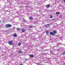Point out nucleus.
<instances>
[{
	"instance_id": "obj_1",
	"label": "nucleus",
	"mask_w": 65,
	"mask_h": 65,
	"mask_svg": "<svg viewBox=\"0 0 65 65\" xmlns=\"http://www.w3.org/2000/svg\"><path fill=\"white\" fill-rule=\"evenodd\" d=\"M50 35H51L52 36H55V34L57 33V31L56 30H54L53 32H50Z\"/></svg>"
},
{
	"instance_id": "obj_2",
	"label": "nucleus",
	"mask_w": 65,
	"mask_h": 65,
	"mask_svg": "<svg viewBox=\"0 0 65 65\" xmlns=\"http://www.w3.org/2000/svg\"><path fill=\"white\" fill-rule=\"evenodd\" d=\"M12 26V25H11L10 24H7L5 26V27L6 28H10V27Z\"/></svg>"
},
{
	"instance_id": "obj_3",
	"label": "nucleus",
	"mask_w": 65,
	"mask_h": 65,
	"mask_svg": "<svg viewBox=\"0 0 65 65\" xmlns=\"http://www.w3.org/2000/svg\"><path fill=\"white\" fill-rule=\"evenodd\" d=\"M8 43L9 45H12V41H9L8 42Z\"/></svg>"
},
{
	"instance_id": "obj_4",
	"label": "nucleus",
	"mask_w": 65,
	"mask_h": 65,
	"mask_svg": "<svg viewBox=\"0 0 65 65\" xmlns=\"http://www.w3.org/2000/svg\"><path fill=\"white\" fill-rule=\"evenodd\" d=\"M29 19L30 20H33V18L32 17H29Z\"/></svg>"
},
{
	"instance_id": "obj_5",
	"label": "nucleus",
	"mask_w": 65,
	"mask_h": 65,
	"mask_svg": "<svg viewBox=\"0 0 65 65\" xmlns=\"http://www.w3.org/2000/svg\"><path fill=\"white\" fill-rule=\"evenodd\" d=\"M26 31V29L24 28H23L22 30V32H25Z\"/></svg>"
},
{
	"instance_id": "obj_6",
	"label": "nucleus",
	"mask_w": 65,
	"mask_h": 65,
	"mask_svg": "<svg viewBox=\"0 0 65 65\" xmlns=\"http://www.w3.org/2000/svg\"><path fill=\"white\" fill-rule=\"evenodd\" d=\"M19 54H22L23 53V52L21 50L19 51Z\"/></svg>"
},
{
	"instance_id": "obj_7",
	"label": "nucleus",
	"mask_w": 65,
	"mask_h": 65,
	"mask_svg": "<svg viewBox=\"0 0 65 65\" xmlns=\"http://www.w3.org/2000/svg\"><path fill=\"white\" fill-rule=\"evenodd\" d=\"M29 57H31L32 58V57H34V55H30Z\"/></svg>"
},
{
	"instance_id": "obj_8",
	"label": "nucleus",
	"mask_w": 65,
	"mask_h": 65,
	"mask_svg": "<svg viewBox=\"0 0 65 65\" xmlns=\"http://www.w3.org/2000/svg\"><path fill=\"white\" fill-rule=\"evenodd\" d=\"M56 14H58V15H59L60 14V12H56Z\"/></svg>"
},
{
	"instance_id": "obj_9",
	"label": "nucleus",
	"mask_w": 65,
	"mask_h": 65,
	"mask_svg": "<svg viewBox=\"0 0 65 65\" xmlns=\"http://www.w3.org/2000/svg\"><path fill=\"white\" fill-rule=\"evenodd\" d=\"M45 32L46 34H48L49 33V32L47 31V30H46V31Z\"/></svg>"
},
{
	"instance_id": "obj_10",
	"label": "nucleus",
	"mask_w": 65,
	"mask_h": 65,
	"mask_svg": "<svg viewBox=\"0 0 65 65\" xmlns=\"http://www.w3.org/2000/svg\"><path fill=\"white\" fill-rule=\"evenodd\" d=\"M13 36H14V37H17V35L16 34H14L13 35Z\"/></svg>"
},
{
	"instance_id": "obj_11",
	"label": "nucleus",
	"mask_w": 65,
	"mask_h": 65,
	"mask_svg": "<svg viewBox=\"0 0 65 65\" xmlns=\"http://www.w3.org/2000/svg\"><path fill=\"white\" fill-rule=\"evenodd\" d=\"M17 31H20V28H17Z\"/></svg>"
},
{
	"instance_id": "obj_12",
	"label": "nucleus",
	"mask_w": 65,
	"mask_h": 65,
	"mask_svg": "<svg viewBox=\"0 0 65 65\" xmlns=\"http://www.w3.org/2000/svg\"><path fill=\"white\" fill-rule=\"evenodd\" d=\"M50 5H47L46 6V7L47 8H49L50 7Z\"/></svg>"
},
{
	"instance_id": "obj_13",
	"label": "nucleus",
	"mask_w": 65,
	"mask_h": 65,
	"mask_svg": "<svg viewBox=\"0 0 65 65\" xmlns=\"http://www.w3.org/2000/svg\"><path fill=\"white\" fill-rule=\"evenodd\" d=\"M50 26V24H47V25H45L46 27H48V26Z\"/></svg>"
},
{
	"instance_id": "obj_14",
	"label": "nucleus",
	"mask_w": 65,
	"mask_h": 65,
	"mask_svg": "<svg viewBox=\"0 0 65 65\" xmlns=\"http://www.w3.org/2000/svg\"><path fill=\"white\" fill-rule=\"evenodd\" d=\"M52 18H53V16H52V15H51L50 19H52Z\"/></svg>"
},
{
	"instance_id": "obj_15",
	"label": "nucleus",
	"mask_w": 65,
	"mask_h": 65,
	"mask_svg": "<svg viewBox=\"0 0 65 65\" xmlns=\"http://www.w3.org/2000/svg\"><path fill=\"white\" fill-rule=\"evenodd\" d=\"M18 45L19 46H20L21 45V43H19L18 44Z\"/></svg>"
},
{
	"instance_id": "obj_16",
	"label": "nucleus",
	"mask_w": 65,
	"mask_h": 65,
	"mask_svg": "<svg viewBox=\"0 0 65 65\" xmlns=\"http://www.w3.org/2000/svg\"><path fill=\"white\" fill-rule=\"evenodd\" d=\"M32 25H30V26L29 27V28H32Z\"/></svg>"
},
{
	"instance_id": "obj_17",
	"label": "nucleus",
	"mask_w": 65,
	"mask_h": 65,
	"mask_svg": "<svg viewBox=\"0 0 65 65\" xmlns=\"http://www.w3.org/2000/svg\"><path fill=\"white\" fill-rule=\"evenodd\" d=\"M55 19H51V20H53V21H54L55 20Z\"/></svg>"
},
{
	"instance_id": "obj_18",
	"label": "nucleus",
	"mask_w": 65,
	"mask_h": 65,
	"mask_svg": "<svg viewBox=\"0 0 65 65\" xmlns=\"http://www.w3.org/2000/svg\"><path fill=\"white\" fill-rule=\"evenodd\" d=\"M62 54H63V55H65V52L64 53H62Z\"/></svg>"
},
{
	"instance_id": "obj_19",
	"label": "nucleus",
	"mask_w": 65,
	"mask_h": 65,
	"mask_svg": "<svg viewBox=\"0 0 65 65\" xmlns=\"http://www.w3.org/2000/svg\"><path fill=\"white\" fill-rule=\"evenodd\" d=\"M28 60L27 59H25V60H26V61H27V60Z\"/></svg>"
},
{
	"instance_id": "obj_20",
	"label": "nucleus",
	"mask_w": 65,
	"mask_h": 65,
	"mask_svg": "<svg viewBox=\"0 0 65 65\" xmlns=\"http://www.w3.org/2000/svg\"><path fill=\"white\" fill-rule=\"evenodd\" d=\"M19 65H23V64H20Z\"/></svg>"
},
{
	"instance_id": "obj_21",
	"label": "nucleus",
	"mask_w": 65,
	"mask_h": 65,
	"mask_svg": "<svg viewBox=\"0 0 65 65\" xmlns=\"http://www.w3.org/2000/svg\"><path fill=\"white\" fill-rule=\"evenodd\" d=\"M63 1L65 2V0H63Z\"/></svg>"
},
{
	"instance_id": "obj_22",
	"label": "nucleus",
	"mask_w": 65,
	"mask_h": 65,
	"mask_svg": "<svg viewBox=\"0 0 65 65\" xmlns=\"http://www.w3.org/2000/svg\"><path fill=\"white\" fill-rule=\"evenodd\" d=\"M1 22V21L0 20V23Z\"/></svg>"
},
{
	"instance_id": "obj_23",
	"label": "nucleus",
	"mask_w": 65,
	"mask_h": 65,
	"mask_svg": "<svg viewBox=\"0 0 65 65\" xmlns=\"http://www.w3.org/2000/svg\"><path fill=\"white\" fill-rule=\"evenodd\" d=\"M56 36V37H57V36L56 35V36Z\"/></svg>"
},
{
	"instance_id": "obj_24",
	"label": "nucleus",
	"mask_w": 65,
	"mask_h": 65,
	"mask_svg": "<svg viewBox=\"0 0 65 65\" xmlns=\"http://www.w3.org/2000/svg\"><path fill=\"white\" fill-rule=\"evenodd\" d=\"M46 51H47L48 50H45Z\"/></svg>"
},
{
	"instance_id": "obj_25",
	"label": "nucleus",
	"mask_w": 65,
	"mask_h": 65,
	"mask_svg": "<svg viewBox=\"0 0 65 65\" xmlns=\"http://www.w3.org/2000/svg\"><path fill=\"white\" fill-rule=\"evenodd\" d=\"M1 48V47H0V49Z\"/></svg>"
},
{
	"instance_id": "obj_26",
	"label": "nucleus",
	"mask_w": 65,
	"mask_h": 65,
	"mask_svg": "<svg viewBox=\"0 0 65 65\" xmlns=\"http://www.w3.org/2000/svg\"><path fill=\"white\" fill-rule=\"evenodd\" d=\"M64 53H65V51H64Z\"/></svg>"
}]
</instances>
